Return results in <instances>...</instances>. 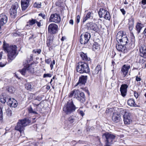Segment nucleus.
I'll return each instance as SVG.
<instances>
[{
	"mask_svg": "<svg viewBox=\"0 0 146 146\" xmlns=\"http://www.w3.org/2000/svg\"><path fill=\"white\" fill-rule=\"evenodd\" d=\"M17 48V46L15 45H9V44L4 42L3 48L5 51L8 53V59L9 62H11L16 56Z\"/></svg>",
	"mask_w": 146,
	"mask_h": 146,
	"instance_id": "1",
	"label": "nucleus"
},
{
	"mask_svg": "<svg viewBox=\"0 0 146 146\" xmlns=\"http://www.w3.org/2000/svg\"><path fill=\"white\" fill-rule=\"evenodd\" d=\"M31 123V121L28 118L19 120L15 126V129L16 130L19 131L21 133L23 131L25 127L30 125Z\"/></svg>",
	"mask_w": 146,
	"mask_h": 146,
	"instance_id": "2",
	"label": "nucleus"
},
{
	"mask_svg": "<svg viewBox=\"0 0 146 146\" xmlns=\"http://www.w3.org/2000/svg\"><path fill=\"white\" fill-rule=\"evenodd\" d=\"M78 108L74 104L72 100H69L64 105L63 111L67 114H69L74 112Z\"/></svg>",
	"mask_w": 146,
	"mask_h": 146,
	"instance_id": "3",
	"label": "nucleus"
},
{
	"mask_svg": "<svg viewBox=\"0 0 146 146\" xmlns=\"http://www.w3.org/2000/svg\"><path fill=\"white\" fill-rule=\"evenodd\" d=\"M102 136L103 138H105L104 146H111V145L115 141V136L110 133L106 132Z\"/></svg>",
	"mask_w": 146,
	"mask_h": 146,
	"instance_id": "4",
	"label": "nucleus"
},
{
	"mask_svg": "<svg viewBox=\"0 0 146 146\" xmlns=\"http://www.w3.org/2000/svg\"><path fill=\"white\" fill-rule=\"evenodd\" d=\"M76 70L80 73H88L90 72V68L88 64L84 62H80L77 63Z\"/></svg>",
	"mask_w": 146,
	"mask_h": 146,
	"instance_id": "5",
	"label": "nucleus"
},
{
	"mask_svg": "<svg viewBox=\"0 0 146 146\" xmlns=\"http://www.w3.org/2000/svg\"><path fill=\"white\" fill-rule=\"evenodd\" d=\"M116 39L118 43L126 46L129 42L126 35H125L123 31L118 32L116 36Z\"/></svg>",
	"mask_w": 146,
	"mask_h": 146,
	"instance_id": "6",
	"label": "nucleus"
},
{
	"mask_svg": "<svg viewBox=\"0 0 146 146\" xmlns=\"http://www.w3.org/2000/svg\"><path fill=\"white\" fill-rule=\"evenodd\" d=\"M27 60L23 62V65L25 67H26L28 72L33 74L34 73V68L32 66V64H29L30 61L33 60V56L31 55L29 58H28Z\"/></svg>",
	"mask_w": 146,
	"mask_h": 146,
	"instance_id": "7",
	"label": "nucleus"
},
{
	"mask_svg": "<svg viewBox=\"0 0 146 146\" xmlns=\"http://www.w3.org/2000/svg\"><path fill=\"white\" fill-rule=\"evenodd\" d=\"M91 37V35L88 33L86 32L84 34H82L80 37V41L82 44H87Z\"/></svg>",
	"mask_w": 146,
	"mask_h": 146,
	"instance_id": "8",
	"label": "nucleus"
},
{
	"mask_svg": "<svg viewBox=\"0 0 146 146\" xmlns=\"http://www.w3.org/2000/svg\"><path fill=\"white\" fill-rule=\"evenodd\" d=\"M19 7L18 3L15 2L12 5L10 9L9 13L11 16L15 17L17 14V10Z\"/></svg>",
	"mask_w": 146,
	"mask_h": 146,
	"instance_id": "9",
	"label": "nucleus"
},
{
	"mask_svg": "<svg viewBox=\"0 0 146 146\" xmlns=\"http://www.w3.org/2000/svg\"><path fill=\"white\" fill-rule=\"evenodd\" d=\"M49 20L50 22L58 23L60 22L61 18L59 15L55 13L51 15Z\"/></svg>",
	"mask_w": 146,
	"mask_h": 146,
	"instance_id": "10",
	"label": "nucleus"
},
{
	"mask_svg": "<svg viewBox=\"0 0 146 146\" xmlns=\"http://www.w3.org/2000/svg\"><path fill=\"white\" fill-rule=\"evenodd\" d=\"M8 20L7 16L4 14H0V31H1V27L5 25ZM1 32L0 31V34Z\"/></svg>",
	"mask_w": 146,
	"mask_h": 146,
	"instance_id": "11",
	"label": "nucleus"
},
{
	"mask_svg": "<svg viewBox=\"0 0 146 146\" xmlns=\"http://www.w3.org/2000/svg\"><path fill=\"white\" fill-rule=\"evenodd\" d=\"M130 114V113L126 111H125V114L123 115V120L125 124H129L131 122Z\"/></svg>",
	"mask_w": 146,
	"mask_h": 146,
	"instance_id": "12",
	"label": "nucleus"
},
{
	"mask_svg": "<svg viewBox=\"0 0 146 146\" xmlns=\"http://www.w3.org/2000/svg\"><path fill=\"white\" fill-rule=\"evenodd\" d=\"M58 26L55 24H50L48 27V32L51 34H54L57 31Z\"/></svg>",
	"mask_w": 146,
	"mask_h": 146,
	"instance_id": "13",
	"label": "nucleus"
},
{
	"mask_svg": "<svg viewBox=\"0 0 146 146\" xmlns=\"http://www.w3.org/2000/svg\"><path fill=\"white\" fill-rule=\"evenodd\" d=\"M86 26L88 29L93 30L96 32L98 31V27L96 24L93 23H88L86 24Z\"/></svg>",
	"mask_w": 146,
	"mask_h": 146,
	"instance_id": "14",
	"label": "nucleus"
},
{
	"mask_svg": "<svg viewBox=\"0 0 146 146\" xmlns=\"http://www.w3.org/2000/svg\"><path fill=\"white\" fill-rule=\"evenodd\" d=\"M130 66L128 64H124L121 68V72L124 77L127 74Z\"/></svg>",
	"mask_w": 146,
	"mask_h": 146,
	"instance_id": "15",
	"label": "nucleus"
},
{
	"mask_svg": "<svg viewBox=\"0 0 146 146\" xmlns=\"http://www.w3.org/2000/svg\"><path fill=\"white\" fill-rule=\"evenodd\" d=\"M125 45L118 44L116 46V48L117 50L119 51L123 52V53H125L127 52V48L128 46Z\"/></svg>",
	"mask_w": 146,
	"mask_h": 146,
	"instance_id": "16",
	"label": "nucleus"
},
{
	"mask_svg": "<svg viewBox=\"0 0 146 146\" xmlns=\"http://www.w3.org/2000/svg\"><path fill=\"white\" fill-rule=\"evenodd\" d=\"M7 103L9 106L14 108L16 107L18 104L17 102L13 98H9Z\"/></svg>",
	"mask_w": 146,
	"mask_h": 146,
	"instance_id": "17",
	"label": "nucleus"
},
{
	"mask_svg": "<svg viewBox=\"0 0 146 146\" xmlns=\"http://www.w3.org/2000/svg\"><path fill=\"white\" fill-rule=\"evenodd\" d=\"M128 86L126 84H123L121 85L120 88V91L121 95L123 97H125L127 93V88Z\"/></svg>",
	"mask_w": 146,
	"mask_h": 146,
	"instance_id": "18",
	"label": "nucleus"
},
{
	"mask_svg": "<svg viewBox=\"0 0 146 146\" xmlns=\"http://www.w3.org/2000/svg\"><path fill=\"white\" fill-rule=\"evenodd\" d=\"M30 0H21V4L22 10H25L29 5Z\"/></svg>",
	"mask_w": 146,
	"mask_h": 146,
	"instance_id": "19",
	"label": "nucleus"
},
{
	"mask_svg": "<svg viewBox=\"0 0 146 146\" xmlns=\"http://www.w3.org/2000/svg\"><path fill=\"white\" fill-rule=\"evenodd\" d=\"M87 78V76H82L79 77L78 82L75 86H77L80 84H84L86 82Z\"/></svg>",
	"mask_w": 146,
	"mask_h": 146,
	"instance_id": "20",
	"label": "nucleus"
},
{
	"mask_svg": "<svg viewBox=\"0 0 146 146\" xmlns=\"http://www.w3.org/2000/svg\"><path fill=\"white\" fill-rule=\"evenodd\" d=\"M139 50L141 56L143 57L146 58V46L144 45H142L140 48Z\"/></svg>",
	"mask_w": 146,
	"mask_h": 146,
	"instance_id": "21",
	"label": "nucleus"
},
{
	"mask_svg": "<svg viewBox=\"0 0 146 146\" xmlns=\"http://www.w3.org/2000/svg\"><path fill=\"white\" fill-rule=\"evenodd\" d=\"M77 99L81 102H84L85 101L84 93L82 92H80L77 97Z\"/></svg>",
	"mask_w": 146,
	"mask_h": 146,
	"instance_id": "22",
	"label": "nucleus"
},
{
	"mask_svg": "<svg viewBox=\"0 0 146 146\" xmlns=\"http://www.w3.org/2000/svg\"><path fill=\"white\" fill-rule=\"evenodd\" d=\"M80 92V91L78 90H74L70 92L69 96L70 97H71L74 96V97L76 98L77 99V97H78Z\"/></svg>",
	"mask_w": 146,
	"mask_h": 146,
	"instance_id": "23",
	"label": "nucleus"
},
{
	"mask_svg": "<svg viewBox=\"0 0 146 146\" xmlns=\"http://www.w3.org/2000/svg\"><path fill=\"white\" fill-rule=\"evenodd\" d=\"M120 116L119 114L116 113H114L112 116V120L115 122H118L119 120Z\"/></svg>",
	"mask_w": 146,
	"mask_h": 146,
	"instance_id": "24",
	"label": "nucleus"
},
{
	"mask_svg": "<svg viewBox=\"0 0 146 146\" xmlns=\"http://www.w3.org/2000/svg\"><path fill=\"white\" fill-rule=\"evenodd\" d=\"M80 56L83 60L85 61H89L90 60V58L88 57L86 54L82 52H80Z\"/></svg>",
	"mask_w": 146,
	"mask_h": 146,
	"instance_id": "25",
	"label": "nucleus"
},
{
	"mask_svg": "<svg viewBox=\"0 0 146 146\" xmlns=\"http://www.w3.org/2000/svg\"><path fill=\"white\" fill-rule=\"evenodd\" d=\"M53 40V37L51 36H50L48 37L46 41V44L47 46L50 48V46L52 44Z\"/></svg>",
	"mask_w": 146,
	"mask_h": 146,
	"instance_id": "26",
	"label": "nucleus"
},
{
	"mask_svg": "<svg viewBox=\"0 0 146 146\" xmlns=\"http://www.w3.org/2000/svg\"><path fill=\"white\" fill-rule=\"evenodd\" d=\"M128 104L131 106L133 107H137V105L135 104L134 100L133 99H130L127 101Z\"/></svg>",
	"mask_w": 146,
	"mask_h": 146,
	"instance_id": "27",
	"label": "nucleus"
},
{
	"mask_svg": "<svg viewBox=\"0 0 146 146\" xmlns=\"http://www.w3.org/2000/svg\"><path fill=\"white\" fill-rule=\"evenodd\" d=\"M101 68L100 65H98L95 69L92 71V74L94 75L98 74L99 72L101 71Z\"/></svg>",
	"mask_w": 146,
	"mask_h": 146,
	"instance_id": "28",
	"label": "nucleus"
},
{
	"mask_svg": "<svg viewBox=\"0 0 146 146\" xmlns=\"http://www.w3.org/2000/svg\"><path fill=\"white\" fill-rule=\"evenodd\" d=\"M108 12L107 11L103 8L100 9L98 12L99 17L100 18H102L104 17V15H105L106 12Z\"/></svg>",
	"mask_w": 146,
	"mask_h": 146,
	"instance_id": "29",
	"label": "nucleus"
},
{
	"mask_svg": "<svg viewBox=\"0 0 146 146\" xmlns=\"http://www.w3.org/2000/svg\"><path fill=\"white\" fill-rule=\"evenodd\" d=\"M28 110L29 113H33L34 114H38V113L36 112V111L37 110L36 108L33 110L31 106H30L28 108Z\"/></svg>",
	"mask_w": 146,
	"mask_h": 146,
	"instance_id": "30",
	"label": "nucleus"
},
{
	"mask_svg": "<svg viewBox=\"0 0 146 146\" xmlns=\"http://www.w3.org/2000/svg\"><path fill=\"white\" fill-rule=\"evenodd\" d=\"M143 27V25L140 23H137L136 26V29L138 34L140 33Z\"/></svg>",
	"mask_w": 146,
	"mask_h": 146,
	"instance_id": "31",
	"label": "nucleus"
},
{
	"mask_svg": "<svg viewBox=\"0 0 146 146\" xmlns=\"http://www.w3.org/2000/svg\"><path fill=\"white\" fill-rule=\"evenodd\" d=\"M77 117L75 116H72L69 117L68 120L70 123H75L76 122Z\"/></svg>",
	"mask_w": 146,
	"mask_h": 146,
	"instance_id": "32",
	"label": "nucleus"
},
{
	"mask_svg": "<svg viewBox=\"0 0 146 146\" xmlns=\"http://www.w3.org/2000/svg\"><path fill=\"white\" fill-rule=\"evenodd\" d=\"M92 13L90 12H88L86 16H84L83 17V22H85L87 20L89 19L91 17Z\"/></svg>",
	"mask_w": 146,
	"mask_h": 146,
	"instance_id": "33",
	"label": "nucleus"
},
{
	"mask_svg": "<svg viewBox=\"0 0 146 146\" xmlns=\"http://www.w3.org/2000/svg\"><path fill=\"white\" fill-rule=\"evenodd\" d=\"M25 88L27 90H31L33 88V86L31 84V83H27L25 84Z\"/></svg>",
	"mask_w": 146,
	"mask_h": 146,
	"instance_id": "34",
	"label": "nucleus"
},
{
	"mask_svg": "<svg viewBox=\"0 0 146 146\" xmlns=\"http://www.w3.org/2000/svg\"><path fill=\"white\" fill-rule=\"evenodd\" d=\"M93 49L94 50L98 49L100 47L98 44L97 42H94L93 45Z\"/></svg>",
	"mask_w": 146,
	"mask_h": 146,
	"instance_id": "35",
	"label": "nucleus"
},
{
	"mask_svg": "<svg viewBox=\"0 0 146 146\" xmlns=\"http://www.w3.org/2000/svg\"><path fill=\"white\" fill-rule=\"evenodd\" d=\"M36 22V19H32L29 20V22L30 25L32 26L34 25Z\"/></svg>",
	"mask_w": 146,
	"mask_h": 146,
	"instance_id": "36",
	"label": "nucleus"
},
{
	"mask_svg": "<svg viewBox=\"0 0 146 146\" xmlns=\"http://www.w3.org/2000/svg\"><path fill=\"white\" fill-rule=\"evenodd\" d=\"M6 114L8 117L11 116L12 114V111L9 109L8 108L6 110Z\"/></svg>",
	"mask_w": 146,
	"mask_h": 146,
	"instance_id": "37",
	"label": "nucleus"
},
{
	"mask_svg": "<svg viewBox=\"0 0 146 146\" xmlns=\"http://www.w3.org/2000/svg\"><path fill=\"white\" fill-rule=\"evenodd\" d=\"M27 69L26 67L24 66V68L22 70H20V72L21 74L23 75H25L26 72H27Z\"/></svg>",
	"mask_w": 146,
	"mask_h": 146,
	"instance_id": "38",
	"label": "nucleus"
},
{
	"mask_svg": "<svg viewBox=\"0 0 146 146\" xmlns=\"http://www.w3.org/2000/svg\"><path fill=\"white\" fill-rule=\"evenodd\" d=\"M103 17L106 19L109 20L110 18V16L109 12L108 11L106 12Z\"/></svg>",
	"mask_w": 146,
	"mask_h": 146,
	"instance_id": "39",
	"label": "nucleus"
},
{
	"mask_svg": "<svg viewBox=\"0 0 146 146\" xmlns=\"http://www.w3.org/2000/svg\"><path fill=\"white\" fill-rule=\"evenodd\" d=\"M15 88L12 86H9L8 89V91L11 93H13L15 91Z\"/></svg>",
	"mask_w": 146,
	"mask_h": 146,
	"instance_id": "40",
	"label": "nucleus"
},
{
	"mask_svg": "<svg viewBox=\"0 0 146 146\" xmlns=\"http://www.w3.org/2000/svg\"><path fill=\"white\" fill-rule=\"evenodd\" d=\"M141 3L142 4L141 7L143 9L146 8V0H142Z\"/></svg>",
	"mask_w": 146,
	"mask_h": 146,
	"instance_id": "41",
	"label": "nucleus"
},
{
	"mask_svg": "<svg viewBox=\"0 0 146 146\" xmlns=\"http://www.w3.org/2000/svg\"><path fill=\"white\" fill-rule=\"evenodd\" d=\"M129 49L133 48L135 46V42L134 41H132L129 44Z\"/></svg>",
	"mask_w": 146,
	"mask_h": 146,
	"instance_id": "42",
	"label": "nucleus"
},
{
	"mask_svg": "<svg viewBox=\"0 0 146 146\" xmlns=\"http://www.w3.org/2000/svg\"><path fill=\"white\" fill-rule=\"evenodd\" d=\"M129 29L130 31H131L133 28L134 24L133 23H129Z\"/></svg>",
	"mask_w": 146,
	"mask_h": 146,
	"instance_id": "43",
	"label": "nucleus"
},
{
	"mask_svg": "<svg viewBox=\"0 0 146 146\" xmlns=\"http://www.w3.org/2000/svg\"><path fill=\"white\" fill-rule=\"evenodd\" d=\"M3 118V113L1 108L0 107V120H2Z\"/></svg>",
	"mask_w": 146,
	"mask_h": 146,
	"instance_id": "44",
	"label": "nucleus"
},
{
	"mask_svg": "<svg viewBox=\"0 0 146 146\" xmlns=\"http://www.w3.org/2000/svg\"><path fill=\"white\" fill-rule=\"evenodd\" d=\"M33 52L35 53H38V54H39L41 52V50L40 49H36V50H34Z\"/></svg>",
	"mask_w": 146,
	"mask_h": 146,
	"instance_id": "45",
	"label": "nucleus"
},
{
	"mask_svg": "<svg viewBox=\"0 0 146 146\" xmlns=\"http://www.w3.org/2000/svg\"><path fill=\"white\" fill-rule=\"evenodd\" d=\"M52 76V75L50 74H44L43 77L45 78L46 77H50Z\"/></svg>",
	"mask_w": 146,
	"mask_h": 146,
	"instance_id": "46",
	"label": "nucleus"
},
{
	"mask_svg": "<svg viewBox=\"0 0 146 146\" xmlns=\"http://www.w3.org/2000/svg\"><path fill=\"white\" fill-rule=\"evenodd\" d=\"M55 64V60H53V61L52 62V63L50 64V67L51 68V69H52L53 67V65Z\"/></svg>",
	"mask_w": 146,
	"mask_h": 146,
	"instance_id": "47",
	"label": "nucleus"
},
{
	"mask_svg": "<svg viewBox=\"0 0 146 146\" xmlns=\"http://www.w3.org/2000/svg\"><path fill=\"white\" fill-rule=\"evenodd\" d=\"M80 17L79 15H78L77 16L76 18V22L78 24L80 22Z\"/></svg>",
	"mask_w": 146,
	"mask_h": 146,
	"instance_id": "48",
	"label": "nucleus"
},
{
	"mask_svg": "<svg viewBox=\"0 0 146 146\" xmlns=\"http://www.w3.org/2000/svg\"><path fill=\"white\" fill-rule=\"evenodd\" d=\"M39 16H41L42 18L44 19H45L46 16L43 13H40L38 14Z\"/></svg>",
	"mask_w": 146,
	"mask_h": 146,
	"instance_id": "49",
	"label": "nucleus"
},
{
	"mask_svg": "<svg viewBox=\"0 0 146 146\" xmlns=\"http://www.w3.org/2000/svg\"><path fill=\"white\" fill-rule=\"evenodd\" d=\"M6 62L4 63H3L2 62H0V67H3L4 66L6 65Z\"/></svg>",
	"mask_w": 146,
	"mask_h": 146,
	"instance_id": "50",
	"label": "nucleus"
},
{
	"mask_svg": "<svg viewBox=\"0 0 146 146\" xmlns=\"http://www.w3.org/2000/svg\"><path fill=\"white\" fill-rule=\"evenodd\" d=\"M9 98H6V97L4 98H3V103H5L7 102H7L9 101Z\"/></svg>",
	"mask_w": 146,
	"mask_h": 146,
	"instance_id": "51",
	"label": "nucleus"
},
{
	"mask_svg": "<svg viewBox=\"0 0 146 146\" xmlns=\"http://www.w3.org/2000/svg\"><path fill=\"white\" fill-rule=\"evenodd\" d=\"M41 21H38L36 20V23L37 24V26L38 27H40L41 26V23H40Z\"/></svg>",
	"mask_w": 146,
	"mask_h": 146,
	"instance_id": "52",
	"label": "nucleus"
},
{
	"mask_svg": "<svg viewBox=\"0 0 146 146\" xmlns=\"http://www.w3.org/2000/svg\"><path fill=\"white\" fill-rule=\"evenodd\" d=\"M134 95L136 98H137L138 97V94L136 91H134Z\"/></svg>",
	"mask_w": 146,
	"mask_h": 146,
	"instance_id": "53",
	"label": "nucleus"
},
{
	"mask_svg": "<svg viewBox=\"0 0 146 146\" xmlns=\"http://www.w3.org/2000/svg\"><path fill=\"white\" fill-rule=\"evenodd\" d=\"M78 112L82 116H83L84 114L83 111H82L80 110V109L78 111Z\"/></svg>",
	"mask_w": 146,
	"mask_h": 146,
	"instance_id": "54",
	"label": "nucleus"
},
{
	"mask_svg": "<svg viewBox=\"0 0 146 146\" xmlns=\"http://www.w3.org/2000/svg\"><path fill=\"white\" fill-rule=\"evenodd\" d=\"M136 79V80L137 82L140 81L141 80V78L138 77V76H136V79Z\"/></svg>",
	"mask_w": 146,
	"mask_h": 146,
	"instance_id": "55",
	"label": "nucleus"
},
{
	"mask_svg": "<svg viewBox=\"0 0 146 146\" xmlns=\"http://www.w3.org/2000/svg\"><path fill=\"white\" fill-rule=\"evenodd\" d=\"M111 108H107L106 111V113H111V112H110V110H111Z\"/></svg>",
	"mask_w": 146,
	"mask_h": 146,
	"instance_id": "56",
	"label": "nucleus"
},
{
	"mask_svg": "<svg viewBox=\"0 0 146 146\" xmlns=\"http://www.w3.org/2000/svg\"><path fill=\"white\" fill-rule=\"evenodd\" d=\"M121 12L124 15L125 14V11L124 9H120Z\"/></svg>",
	"mask_w": 146,
	"mask_h": 146,
	"instance_id": "57",
	"label": "nucleus"
},
{
	"mask_svg": "<svg viewBox=\"0 0 146 146\" xmlns=\"http://www.w3.org/2000/svg\"><path fill=\"white\" fill-rule=\"evenodd\" d=\"M69 23L70 24L73 25L74 24V21L73 20L71 19L69 21Z\"/></svg>",
	"mask_w": 146,
	"mask_h": 146,
	"instance_id": "58",
	"label": "nucleus"
},
{
	"mask_svg": "<svg viewBox=\"0 0 146 146\" xmlns=\"http://www.w3.org/2000/svg\"><path fill=\"white\" fill-rule=\"evenodd\" d=\"M56 78V77L55 76H53V77L52 78V79L51 80V81H50V83L51 84V83L53 81V80H54V79Z\"/></svg>",
	"mask_w": 146,
	"mask_h": 146,
	"instance_id": "59",
	"label": "nucleus"
},
{
	"mask_svg": "<svg viewBox=\"0 0 146 146\" xmlns=\"http://www.w3.org/2000/svg\"><path fill=\"white\" fill-rule=\"evenodd\" d=\"M143 34L145 36H146V28L144 29V31Z\"/></svg>",
	"mask_w": 146,
	"mask_h": 146,
	"instance_id": "60",
	"label": "nucleus"
},
{
	"mask_svg": "<svg viewBox=\"0 0 146 146\" xmlns=\"http://www.w3.org/2000/svg\"><path fill=\"white\" fill-rule=\"evenodd\" d=\"M45 61H46V62L48 64H49V62H50L49 59H48V60H46Z\"/></svg>",
	"mask_w": 146,
	"mask_h": 146,
	"instance_id": "61",
	"label": "nucleus"
},
{
	"mask_svg": "<svg viewBox=\"0 0 146 146\" xmlns=\"http://www.w3.org/2000/svg\"><path fill=\"white\" fill-rule=\"evenodd\" d=\"M50 88V86H49L47 85L46 87V89L48 90H49Z\"/></svg>",
	"mask_w": 146,
	"mask_h": 146,
	"instance_id": "62",
	"label": "nucleus"
},
{
	"mask_svg": "<svg viewBox=\"0 0 146 146\" xmlns=\"http://www.w3.org/2000/svg\"><path fill=\"white\" fill-rule=\"evenodd\" d=\"M2 53H3L2 52H0V59H1V58L2 56Z\"/></svg>",
	"mask_w": 146,
	"mask_h": 146,
	"instance_id": "63",
	"label": "nucleus"
},
{
	"mask_svg": "<svg viewBox=\"0 0 146 146\" xmlns=\"http://www.w3.org/2000/svg\"><path fill=\"white\" fill-rule=\"evenodd\" d=\"M0 101L2 103H3V99L2 98H1L0 99Z\"/></svg>",
	"mask_w": 146,
	"mask_h": 146,
	"instance_id": "64",
	"label": "nucleus"
}]
</instances>
